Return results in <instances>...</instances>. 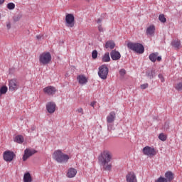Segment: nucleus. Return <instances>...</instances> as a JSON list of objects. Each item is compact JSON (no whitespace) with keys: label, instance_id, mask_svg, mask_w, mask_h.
<instances>
[{"label":"nucleus","instance_id":"1","mask_svg":"<svg viewBox=\"0 0 182 182\" xmlns=\"http://www.w3.org/2000/svg\"><path fill=\"white\" fill-rule=\"evenodd\" d=\"M53 159L55 160L57 163H68L69 161V155L65 154L60 150H56L53 154Z\"/></svg>","mask_w":182,"mask_h":182},{"label":"nucleus","instance_id":"2","mask_svg":"<svg viewBox=\"0 0 182 182\" xmlns=\"http://www.w3.org/2000/svg\"><path fill=\"white\" fill-rule=\"evenodd\" d=\"M112 159H113V155L110 151L107 150L102 151L98 157L99 162L104 165L107 164V163H110V161H112Z\"/></svg>","mask_w":182,"mask_h":182},{"label":"nucleus","instance_id":"3","mask_svg":"<svg viewBox=\"0 0 182 182\" xmlns=\"http://www.w3.org/2000/svg\"><path fill=\"white\" fill-rule=\"evenodd\" d=\"M127 46L129 49L133 50L136 53H144V46H143L141 43L129 42Z\"/></svg>","mask_w":182,"mask_h":182},{"label":"nucleus","instance_id":"4","mask_svg":"<svg viewBox=\"0 0 182 182\" xmlns=\"http://www.w3.org/2000/svg\"><path fill=\"white\" fill-rule=\"evenodd\" d=\"M52 61V55L49 52H45L40 55L39 62L41 65H49Z\"/></svg>","mask_w":182,"mask_h":182},{"label":"nucleus","instance_id":"5","mask_svg":"<svg viewBox=\"0 0 182 182\" xmlns=\"http://www.w3.org/2000/svg\"><path fill=\"white\" fill-rule=\"evenodd\" d=\"M108 75H109V68H107V65H101L99 68L98 76L101 79H103V80H106V79H107Z\"/></svg>","mask_w":182,"mask_h":182},{"label":"nucleus","instance_id":"6","mask_svg":"<svg viewBox=\"0 0 182 182\" xmlns=\"http://www.w3.org/2000/svg\"><path fill=\"white\" fill-rule=\"evenodd\" d=\"M65 26L68 28H73L75 26V16L72 14H68L65 16Z\"/></svg>","mask_w":182,"mask_h":182},{"label":"nucleus","instance_id":"7","mask_svg":"<svg viewBox=\"0 0 182 182\" xmlns=\"http://www.w3.org/2000/svg\"><path fill=\"white\" fill-rule=\"evenodd\" d=\"M143 153L145 156H148L149 157H153L154 156H156V154H157L156 149L150 146H145L143 149Z\"/></svg>","mask_w":182,"mask_h":182},{"label":"nucleus","instance_id":"8","mask_svg":"<svg viewBox=\"0 0 182 182\" xmlns=\"http://www.w3.org/2000/svg\"><path fill=\"white\" fill-rule=\"evenodd\" d=\"M15 157V153L12 151H6L3 154V159L5 161H9V163H11L12 160H14V158Z\"/></svg>","mask_w":182,"mask_h":182},{"label":"nucleus","instance_id":"9","mask_svg":"<svg viewBox=\"0 0 182 182\" xmlns=\"http://www.w3.org/2000/svg\"><path fill=\"white\" fill-rule=\"evenodd\" d=\"M18 88L19 84L16 80L12 79L9 81V89L11 92H15V90H18Z\"/></svg>","mask_w":182,"mask_h":182},{"label":"nucleus","instance_id":"10","mask_svg":"<svg viewBox=\"0 0 182 182\" xmlns=\"http://www.w3.org/2000/svg\"><path fill=\"white\" fill-rule=\"evenodd\" d=\"M36 153L37 151L35 149H26L24 150V154L23 156V161H26V160H28L29 157H31V156H33V154Z\"/></svg>","mask_w":182,"mask_h":182},{"label":"nucleus","instance_id":"11","mask_svg":"<svg viewBox=\"0 0 182 182\" xmlns=\"http://www.w3.org/2000/svg\"><path fill=\"white\" fill-rule=\"evenodd\" d=\"M43 92L48 96H53L56 93V88L53 86H48L43 88Z\"/></svg>","mask_w":182,"mask_h":182},{"label":"nucleus","instance_id":"12","mask_svg":"<svg viewBox=\"0 0 182 182\" xmlns=\"http://www.w3.org/2000/svg\"><path fill=\"white\" fill-rule=\"evenodd\" d=\"M149 58L151 62L154 63L156 60L161 62V56H159V53H152L149 55Z\"/></svg>","mask_w":182,"mask_h":182},{"label":"nucleus","instance_id":"13","mask_svg":"<svg viewBox=\"0 0 182 182\" xmlns=\"http://www.w3.org/2000/svg\"><path fill=\"white\" fill-rule=\"evenodd\" d=\"M46 109L48 113H55V111L56 110V104L53 102H50L47 103Z\"/></svg>","mask_w":182,"mask_h":182},{"label":"nucleus","instance_id":"14","mask_svg":"<svg viewBox=\"0 0 182 182\" xmlns=\"http://www.w3.org/2000/svg\"><path fill=\"white\" fill-rule=\"evenodd\" d=\"M126 180L127 182H137L136 173H134V172L128 173V174L126 176Z\"/></svg>","mask_w":182,"mask_h":182},{"label":"nucleus","instance_id":"15","mask_svg":"<svg viewBox=\"0 0 182 182\" xmlns=\"http://www.w3.org/2000/svg\"><path fill=\"white\" fill-rule=\"evenodd\" d=\"M110 56L112 60H119L122 58V55H120V53L119 51H116V50H113L110 53Z\"/></svg>","mask_w":182,"mask_h":182},{"label":"nucleus","instance_id":"16","mask_svg":"<svg viewBox=\"0 0 182 182\" xmlns=\"http://www.w3.org/2000/svg\"><path fill=\"white\" fill-rule=\"evenodd\" d=\"M156 32V26L154 25H151L146 28V34L148 36H153Z\"/></svg>","mask_w":182,"mask_h":182},{"label":"nucleus","instance_id":"17","mask_svg":"<svg viewBox=\"0 0 182 182\" xmlns=\"http://www.w3.org/2000/svg\"><path fill=\"white\" fill-rule=\"evenodd\" d=\"M77 174V171L75 168H70L67 173L68 178H73Z\"/></svg>","mask_w":182,"mask_h":182},{"label":"nucleus","instance_id":"18","mask_svg":"<svg viewBox=\"0 0 182 182\" xmlns=\"http://www.w3.org/2000/svg\"><path fill=\"white\" fill-rule=\"evenodd\" d=\"M77 80L80 85H86L87 83V77L83 75H80L77 77Z\"/></svg>","mask_w":182,"mask_h":182},{"label":"nucleus","instance_id":"19","mask_svg":"<svg viewBox=\"0 0 182 182\" xmlns=\"http://www.w3.org/2000/svg\"><path fill=\"white\" fill-rule=\"evenodd\" d=\"M116 120V112H111L107 117V123H113Z\"/></svg>","mask_w":182,"mask_h":182},{"label":"nucleus","instance_id":"20","mask_svg":"<svg viewBox=\"0 0 182 182\" xmlns=\"http://www.w3.org/2000/svg\"><path fill=\"white\" fill-rule=\"evenodd\" d=\"M171 46L175 48V49H180L181 48V42L180 40H173L171 43Z\"/></svg>","mask_w":182,"mask_h":182},{"label":"nucleus","instance_id":"21","mask_svg":"<svg viewBox=\"0 0 182 182\" xmlns=\"http://www.w3.org/2000/svg\"><path fill=\"white\" fill-rule=\"evenodd\" d=\"M114 46H116L114 41H109L106 42L105 48H106V49H114Z\"/></svg>","mask_w":182,"mask_h":182},{"label":"nucleus","instance_id":"22","mask_svg":"<svg viewBox=\"0 0 182 182\" xmlns=\"http://www.w3.org/2000/svg\"><path fill=\"white\" fill-rule=\"evenodd\" d=\"M165 177H166V179L167 180V182H171V181H173L174 178V174H173L171 171H167L165 173Z\"/></svg>","mask_w":182,"mask_h":182},{"label":"nucleus","instance_id":"23","mask_svg":"<svg viewBox=\"0 0 182 182\" xmlns=\"http://www.w3.org/2000/svg\"><path fill=\"white\" fill-rule=\"evenodd\" d=\"M23 182H32V176L29 172L24 173Z\"/></svg>","mask_w":182,"mask_h":182},{"label":"nucleus","instance_id":"24","mask_svg":"<svg viewBox=\"0 0 182 182\" xmlns=\"http://www.w3.org/2000/svg\"><path fill=\"white\" fill-rule=\"evenodd\" d=\"M102 62H110V54L109 53H106L102 56Z\"/></svg>","mask_w":182,"mask_h":182},{"label":"nucleus","instance_id":"25","mask_svg":"<svg viewBox=\"0 0 182 182\" xmlns=\"http://www.w3.org/2000/svg\"><path fill=\"white\" fill-rule=\"evenodd\" d=\"M6 92H8V87L6 85H4L0 88V97H2V95H6Z\"/></svg>","mask_w":182,"mask_h":182},{"label":"nucleus","instance_id":"26","mask_svg":"<svg viewBox=\"0 0 182 182\" xmlns=\"http://www.w3.org/2000/svg\"><path fill=\"white\" fill-rule=\"evenodd\" d=\"M14 141H16V143H18V144L23 143V136L22 135H17L15 137Z\"/></svg>","mask_w":182,"mask_h":182},{"label":"nucleus","instance_id":"27","mask_svg":"<svg viewBox=\"0 0 182 182\" xmlns=\"http://www.w3.org/2000/svg\"><path fill=\"white\" fill-rule=\"evenodd\" d=\"M103 166L104 170H106L107 171H110L112 170V165L111 164H102Z\"/></svg>","mask_w":182,"mask_h":182},{"label":"nucleus","instance_id":"28","mask_svg":"<svg viewBox=\"0 0 182 182\" xmlns=\"http://www.w3.org/2000/svg\"><path fill=\"white\" fill-rule=\"evenodd\" d=\"M159 140H161V141H166V140H167V136L164 133H161L159 134Z\"/></svg>","mask_w":182,"mask_h":182},{"label":"nucleus","instance_id":"29","mask_svg":"<svg viewBox=\"0 0 182 182\" xmlns=\"http://www.w3.org/2000/svg\"><path fill=\"white\" fill-rule=\"evenodd\" d=\"M159 21H161V22H162V23H165V22L167 21V19H166V17L164 16V14L159 15Z\"/></svg>","mask_w":182,"mask_h":182},{"label":"nucleus","instance_id":"30","mask_svg":"<svg viewBox=\"0 0 182 182\" xmlns=\"http://www.w3.org/2000/svg\"><path fill=\"white\" fill-rule=\"evenodd\" d=\"M175 89L178 90V92L182 90V82H178L175 85Z\"/></svg>","mask_w":182,"mask_h":182},{"label":"nucleus","instance_id":"31","mask_svg":"<svg viewBox=\"0 0 182 182\" xmlns=\"http://www.w3.org/2000/svg\"><path fill=\"white\" fill-rule=\"evenodd\" d=\"M7 8H8V9H10V10L15 9V4H14V3H9L7 4Z\"/></svg>","mask_w":182,"mask_h":182},{"label":"nucleus","instance_id":"32","mask_svg":"<svg viewBox=\"0 0 182 182\" xmlns=\"http://www.w3.org/2000/svg\"><path fill=\"white\" fill-rule=\"evenodd\" d=\"M155 182H167V179L161 176Z\"/></svg>","mask_w":182,"mask_h":182},{"label":"nucleus","instance_id":"33","mask_svg":"<svg viewBox=\"0 0 182 182\" xmlns=\"http://www.w3.org/2000/svg\"><path fill=\"white\" fill-rule=\"evenodd\" d=\"M92 59H96L97 58V50H95L92 53Z\"/></svg>","mask_w":182,"mask_h":182},{"label":"nucleus","instance_id":"34","mask_svg":"<svg viewBox=\"0 0 182 182\" xmlns=\"http://www.w3.org/2000/svg\"><path fill=\"white\" fill-rule=\"evenodd\" d=\"M147 87H149L148 83L141 85V89H142V90H144V89H147Z\"/></svg>","mask_w":182,"mask_h":182},{"label":"nucleus","instance_id":"35","mask_svg":"<svg viewBox=\"0 0 182 182\" xmlns=\"http://www.w3.org/2000/svg\"><path fill=\"white\" fill-rule=\"evenodd\" d=\"M119 75H120V76H124V75H126V70L121 69L119 70Z\"/></svg>","mask_w":182,"mask_h":182},{"label":"nucleus","instance_id":"36","mask_svg":"<svg viewBox=\"0 0 182 182\" xmlns=\"http://www.w3.org/2000/svg\"><path fill=\"white\" fill-rule=\"evenodd\" d=\"M36 39H37L38 41H41V39H42V38H43V34L37 35V36H36Z\"/></svg>","mask_w":182,"mask_h":182},{"label":"nucleus","instance_id":"37","mask_svg":"<svg viewBox=\"0 0 182 182\" xmlns=\"http://www.w3.org/2000/svg\"><path fill=\"white\" fill-rule=\"evenodd\" d=\"M169 128H170V125L168 124V123H165L164 126V130H168Z\"/></svg>","mask_w":182,"mask_h":182},{"label":"nucleus","instance_id":"38","mask_svg":"<svg viewBox=\"0 0 182 182\" xmlns=\"http://www.w3.org/2000/svg\"><path fill=\"white\" fill-rule=\"evenodd\" d=\"M158 77L161 80V82H164V77L161 74H159Z\"/></svg>","mask_w":182,"mask_h":182},{"label":"nucleus","instance_id":"39","mask_svg":"<svg viewBox=\"0 0 182 182\" xmlns=\"http://www.w3.org/2000/svg\"><path fill=\"white\" fill-rule=\"evenodd\" d=\"M77 112L78 113H81V114H83V108H78V109H77Z\"/></svg>","mask_w":182,"mask_h":182},{"label":"nucleus","instance_id":"40","mask_svg":"<svg viewBox=\"0 0 182 182\" xmlns=\"http://www.w3.org/2000/svg\"><path fill=\"white\" fill-rule=\"evenodd\" d=\"M98 30H99V32H103V27L102 26V25H100L98 26Z\"/></svg>","mask_w":182,"mask_h":182},{"label":"nucleus","instance_id":"41","mask_svg":"<svg viewBox=\"0 0 182 182\" xmlns=\"http://www.w3.org/2000/svg\"><path fill=\"white\" fill-rule=\"evenodd\" d=\"M107 127H108L109 132H112V125L111 124H108Z\"/></svg>","mask_w":182,"mask_h":182},{"label":"nucleus","instance_id":"42","mask_svg":"<svg viewBox=\"0 0 182 182\" xmlns=\"http://www.w3.org/2000/svg\"><path fill=\"white\" fill-rule=\"evenodd\" d=\"M6 26H7V28H8V29H11V23H9V22L7 23H6Z\"/></svg>","mask_w":182,"mask_h":182},{"label":"nucleus","instance_id":"43","mask_svg":"<svg viewBox=\"0 0 182 182\" xmlns=\"http://www.w3.org/2000/svg\"><path fill=\"white\" fill-rule=\"evenodd\" d=\"M95 105H96V102L93 101L91 102L90 106H92V107H95Z\"/></svg>","mask_w":182,"mask_h":182},{"label":"nucleus","instance_id":"44","mask_svg":"<svg viewBox=\"0 0 182 182\" xmlns=\"http://www.w3.org/2000/svg\"><path fill=\"white\" fill-rule=\"evenodd\" d=\"M102 18H98L97 20V23H102Z\"/></svg>","mask_w":182,"mask_h":182},{"label":"nucleus","instance_id":"45","mask_svg":"<svg viewBox=\"0 0 182 182\" xmlns=\"http://www.w3.org/2000/svg\"><path fill=\"white\" fill-rule=\"evenodd\" d=\"M5 2V0H0V5H2Z\"/></svg>","mask_w":182,"mask_h":182},{"label":"nucleus","instance_id":"46","mask_svg":"<svg viewBox=\"0 0 182 182\" xmlns=\"http://www.w3.org/2000/svg\"><path fill=\"white\" fill-rule=\"evenodd\" d=\"M87 2H89V0H86Z\"/></svg>","mask_w":182,"mask_h":182}]
</instances>
